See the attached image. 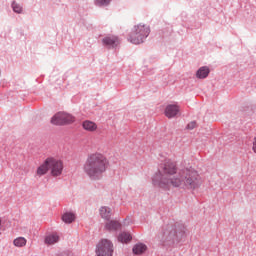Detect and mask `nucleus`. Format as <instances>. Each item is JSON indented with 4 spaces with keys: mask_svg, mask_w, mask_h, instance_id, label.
<instances>
[{
    "mask_svg": "<svg viewBox=\"0 0 256 256\" xmlns=\"http://www.w3.org/2000/svg\"><path fill=\"white\" fill-rule=\"evenodd\" d=\"M96 255L113 256V242L109 239H102L96 246Z\"/></svg>",
    "mask_w": 256,
    "mask_h": 256,
    "instance_id": "5",
    "label": "nucleus"
},
{
    "mask_svg": "<svg viewBox=\"0 0 256 256\" xmlns=\"http://www.w3.org/2000/svg\"><path fill=\"white\" fill-rule=\"evenodd\" d=\"M59 242V235L57 234H50L45 237L46 245H55V243Z\"/></svg>",
    "mask_w": 256,
    "mask_h": 256,
    "instance_id": "18",
    "label": "nucleus"
},
{
    "mask_svg": "<svg viewBox=\"0 0 256 256\" xmlns=\"http://www.w3.org/2000/svg\"><path fill=\"white\" fill-rule=\"evenodd\" d=\"M132 239L133 236H131L128 232H122L118 235V241L120 243H130Z\"/></svg>",
    "mask_w": 256,
    "mask_h": 256,
    "instance_id": "17",
    "label": "nucleus"
},
{
    "mask_svg": "<svg viewBox=\"0 0 256 256\" xmlns=\"http://www.w3.org/2000/svg\"><path fill=\"white\" fill-rule=\"evenodd\" d=\"M102 44L108 49H115L119 45V38L117 36H106L102 39Z\"/></svg>",
    "mask_w": 256,
    "mask_h": 256,
    "instance_id": "9",
    "label": "nucleus"
},
{
    "mask_svg": "<svg viewBox=\"0 0 256 256\" xmlns=\"http://www.w3.org/2000/svg\"><path fill=\"white\" fill-rule=\"evenodd\" d=\"M145 251H147V245H145L143 243H137L132 248V253L134 255H143V253H145Z\"/></svg>",
    "mask_w": 256,
    "mask_h": 256,
    "instance_id": "15",
    "label": "nucleus"
},
{
    "mask_svg": "<svg viewBox=\"0 0 256 256\" xmlns=\"http://www.w3.org/2000/svg\"><path fill=\"white\" fill-rule=\"evenodd\" d=\"M48 159L50 160L49 169L51 170V176L59 177L63 173V162L53 157H49Z\"/></svg>",
    "mask_w": 256,
    "mask_h": 256,
    "instance_id": "7",
    "label": "nucleus"
},
{
    "mask_svg": "<svg viewBox=\"0 0 256 256\" xmlns=\"http://www.w3.org/2000/svg\"><path fill=\"white\" fill-rule=\"evenodd\" d=\"M82 127L85 131H89L90 133H93V131H97V124L91 120H85L82 123Z\"/></svg>",
    "mask_w": 256,
    "mask_h": 256,
    "instance_id": "16",
    "label": "nucleus"
},
{
    "mask_svg": "<svg viewBox=\"0 0 256 256\" xmlns=\"http://www.w3.org/2000/svg\"><path fill=\"white\" fill-rule=\"evenodd\" d=\"M179 113V106L176 104H169L165 108V115L168 119H173V117H177Z\"/></svg>",
    "mask_w": 256,
    "mask_h": 256,
    "instance_id": "10",
    "label": "nucleus"
},
{
    "mask_svg": "<svg viewBox=\"0 0 256 256\" xmlns=\"http://www.w3.org/2000/svg\"><path fill=\"white\" fill-rule=\"evenodd\" d=\"M109 167V160L101 153L90 154L84 163V173L92 179L97 181L101 175L107 171Z\"/></svg>",
    "mask_w": 256,
    "mask_h": 256,
    "instance_id": "3",
    "label": "nucleus"
},
{
    "mask_svg": "<svg viewBox=\"0 0 256 256\" xmlns=\"http://www.w3.org/2000/svg\"><path fill=\"white\" fill-rule=\"evenodd\" d=\"M197 127V121H191L187 124L186 129L188 131H193Z\"/></svg>",
    "mask_w": 256,
    "mask_h": 256,
    "instance_id": "23",
    "label": "nucleus"
},
{
    "mask_svg": "<svg viewBox=\"0 0 256 256\" xmlns=\"http://www.w3.org/2000/svg\"><path fill=\"white\" fill-rule=\"evenodd\" d=\"M52 125H71L75 123V118L71 114L58 112L51 118Z\"/></svg>",
    "mask_w": 256,
    "mask_h": 256,
    "instance_id": "6",
    "label": "nucleus"
},
{
    "mask_svg": "<svg viewBox=\"0 0 256 256\" xmlns=\"http://www.w3.org/2000/svg\"><path fill=\"white\" fill-rule=\"evenodd\" d=\"M151 28L147 25H136L128 35V41L133 45H141L145 43V39L149 37Z\"/></svg>",
    "mask_w": 256,
    "mask_h": 256,
    "instance_id": "4",
    "label": "nucleus"
},
{
    "mask_svg": "<svg viewBox=\"0 0 256 256\" xmlns=\"http://www.w3.org/2000/svg\"><path fill=\"white\" fill-rule=\"evenodd\" d=\"M106 231H117L118 229H121V223L117 220H109L105 224Z\"/></svg>",
    "mask_w": 256,
    "mask_h": 256,
    "instance_id": "14",
    "label": "nucleus"
},
{
    "mask_svg": "<svg viewBox=\"0 0 256 256\" xmlns=\"http://www.w3.org/2000/svg\"><path fill=\"white\" fill-rule=\"evenodd\" d=\"M164 174H162L167 179H171L166 175H175L177 173V164L175 162L168 161L163 166Z\"/></svg>",
    "mask_w": 256,
    "mask_h": 256,
    "instance_id": "8",
    "label": "nucleus"
},
{
    "mask_svg": "<svg viewBox=\"0 0 256 256\" xmlns=\"http://www.w3.org/2000/svg\"><path fill=\"white\" fill-rule=\"evenodd\" d=\"M11 7L14 13H17V15H21L23 13V6L21 4L16 3L15 1H12Z\"/></svg>",
    "mask_w": 256,
    "mask_h": 256,
    "instance_id": "20",
    "label": "nucleus"
},
{
    "mask_svg": "<svg viewBox=\"0 0 256 256\" xmlns=\"http://www.w3.org/2000/svg\"><path fill=\"white\" fill-rule=\"evenodd\" d=\"M62 221L68 225L73 223V221H75V214H73L72 212H65L62 215Z\"/></svg>",
    "mask_w": 256,
    "mask_h": 256,
    "instance_id": "19",
    "label": "nucleus"
},
{
    "mask_svg": "<svg viewBox=\"0 0 256 256\" xmlns=\"http://www.w3.org/2000/svg\"><path fill=\"white\" fill-rule=\"evenodd\" d=\"M0 225H1V219H0Z\"/></svg>",
    "mask_w": 256,
    "mask_h": 256,
    "instance_id": "25",
    "label": "nucleus"
},
{
    "mask_svg": "<svg viewBox=\"0 0 256 256\" xmlns=\"http://www.w3.org/2000/svg\"><path fill=\"white\" fill-rule=\"evenodd\" d=\"M211 70L207 66H202L196 71V78L197 79H207Z\"/></svg>",
    "mask_w": 256,
    "mask_h": 256,
    "instance_id": "13",
    "label": "nucleus"
},
{
    "mask_svg": "<svg viewBox=\"0 0 256 256\" xmlns=\"http://www.w3.org/2000/svg\"><path fill=\"white\" fill-rule=\"evenodd\" d=\"M13 244L15 247H25V245H27V240L24 237H18L14 239Z\"/></svg>",
    "mask_w": 256,
    "mask_h": 256,
    "instance_id": "21",
    "label": "nucleus"
},
{
    "mask_svg": "<svg viewBox=\"0 0 256 256\" xmlns=\"http://www.w3.org/2000/svg\"><path fill=\"white\" fill-rule=\"evenodd\" d=\"M152 184L158 189L169 191L171 187H179L180 189H188V191H195L201 187V176L193 168H185L173 178H167L161 171L155 173L152 177Z\"/></svg>",
    "mask_w": 256,
    "mask_h": 256,
    "instance_id": "1",
    "label": "nucleus"
},
{
    "mask_svg": "<svg viewBox=\"0 0 256 256\" xmlns=\"http://www.w3.org/2000/svg\"><path fill=\"white\" fill-rule=\"evenodd\" d=\"M109 3H111V0H96V5H98V7H107Z\"/></svg>",
    "mask_w": 256,
    "mask_h": 256,
    "instance_id": "22",
    "label": "nucleus"
},
{
    "mask_svg": "<svg viewBox=\"0 0 256 256\" xmlns=\"http://www.w3.org/2000/svg\"><path fill=\"white\" fill-rule=\"evenodd\" d=\"M187 228L185 224L181 222H175V220H169L166 224L162 226L161 233V244L163 247H171L175 243H179L183 236L185 235Z\"/></svg>",
    "mask_w": 256,
    "mask_h": 256,
    "instance_id": "2",
    "label": "nucleus"
},
{
    "mask_svg": "<svg viewBox=\"0 0 256 256\" xmlns=\"http://www.w3.org/2000/svg\"><path fill=\"white\" fill-rule=\"evenodd\" d=\"M252 149H253L254 153H256V137L254 138Z\"/></svg>",
    "mask_w": 256,
    "mask_h": 256,
    "instance_id": "24",
    "label": "nucleus"
},
{
    "mask_svg": "<svg viewBox=\"0 0 256 256\" xmlns=\"http://www.w3.org/2000/svg\"><path fill=\"white\" fill-rule=\"evenodd\" d=\"M99 214L104 221H111V208L109 206H102L99 208Z\"/></svg>",
    "mask_w": 256,
    "mask_h": 256,
    "instance_id": "12",
    "label": "nucleus"
},
{
    "mask_svg": "<svg viewBox=\"0 0 256 256\" xmlns=\"http://www.w3.org/2000/svg\"><path fill=\"white\" fill-rule=\"evenodd\" d=\"M49 160L48 158L37 168L36 175L38 177H43V175H47L49 173Z\"/></svg>",
    "mask_w": 256,
    "mask_h": 256,
    "instance_id": "11",
    "label": "nucleus"
}]
</instances>
